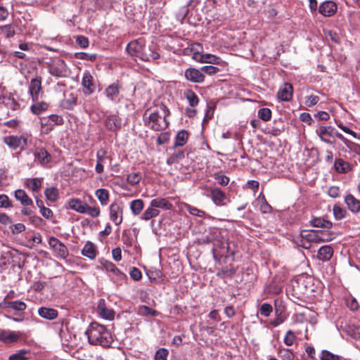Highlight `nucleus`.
<instances>
[{"label": "nucleus", "mask_w": 360, "mask_h": 360, "mask_svg": "<svg viewBox=\"0 0 360 360\" xmlns=\"http://www.w3.org/2000/svg\"><path fill=\"white\" fill-rule=\"evenodd\" d=\"M170 115L169 109L163 103L147 109L143 116L144 125L154 131H162L167 128V117Z\"/></svg>", "instance_id": "1"}, {"label": "nucleus", "mask_w": 360, "mask_h": 360, "mask_svg": "<svg viewBox=\"0 0 360 360\" xmlns=\"http://www.w3.org/2000/svg\"><path fill=\"white\" fill-rule=\"evenodd\" d=\"M207 240L213 245L212 252L214 259L217 257H228L235 255V249L231 246L234 247V243H229L221 231H214L207 236Z\"/></svg>", "instance_id": "2"}, {"label": "nucleus", "mask_w": 360, "mask_h": 360, "mask_svg": "<svg viewBox=\"0 0 360 360\" xmlns=\"http://www.w3.org/2000/svg\"><path fill=\"white\" fill-rule=\"evenodd\" d=\"M88 341L91 345L108 347L112 341L110 333L106 328L98 323H91L85 331Z\"/></svg>", "instance_id": "3"}, {"label": "nucleus", "mask_w": 360, "mask_h": 360, "mask_svg": "<svg viewBox=\"0 0 360 360\" xmlns=\"http://www.w3.org/2000/svg\"><path fill=\"white\" fill-rule=\"evenodd\" d=\"M318 230L305 231L300 232V235L294 240L295 243L305 249H309L312 243H320V241L324 239L319 238L317 236Z\"/></svg>", "instance_id": "4"}, {"label": "nucleus", "mask_w": 360, "mask_h": 360, "mask_svg": "<svg viewBox=\"0 0 360 360\" xmlns=\"http://www.w3.org/2000/svg\"><path fill=\"white\" fill-rule=\"evenodd\" d=\"M127 51L131 56L143 61L150 60V57L148 52L144 50V45L141 41L134 40L129 42L127 46Z\"/></svg>", "instance_id": "5"}, {"label": "nucleus", "mask_w": 360, "mask_h": 360, "mask_svg": "<svg viewBox=\"0 0 360 360\" xmlns=\"http://www.w3.org/2000/svg\"><path fill=\"white\" fill-rule=\"evenodd\" d=\"M49 244L58 257L65 259L68 256L67 247L58 238L51 237L49 240Z\"/></svg>", "instance_id": "6"}, {"label": "nucleus", "mask_w": 360, "mask_h": 360, "mask_svg": "<svg viewBox=\"0 0 360 360\" xmlns=\"http://www.w3.org/2000/svg\"><path fill=\"white\" fill-rule=\"evenodd\" d=\"M22 333L20 331L0 330V341L4 344H13L19 341Z\"/></svg>", "instance_id": "7"}, {"label": "nucleus", "mask_w": 360, "mask_h": 360, "mask_svg": "<svg viewBox=\"0 0 360 360\" xmlns=\"http://www.w3.org/2000/svg\"><path fill=\"white\" fill-rule=\"evenodd\" d=\"M276 319L271 320L270 323L276 327L283 323L286 319L285 315V307L283 305V302L279 300H276L274 302Z\"/></svg>", "instance_id": "8"}, {"label": "nucleus", "mask_w": 360, "mask_h": 360, "mask_svg": "<svg viewBox=\"0 0 360 360\" xmlns=\"http://www.w3.org/2000/svg\"><path fill=\"white\" fill-rule=\"evenodd\" d=\"M27 137L25 136H8L4 137V142L12 150L23 148L27 145Z\"/></svg>", "instance_id": "9"}, {"label": "nucleus", "mask_w": 360, "mask_h": 360, "mask_svg": "<svg viewBox=\"0 0 360 360\" xmlns=\"http://www.w3.org/2000/svg\"><path fill=\"white\" fill-rule=\"evenodd\" d=\"M51 75L56 77H63L67 73V67L63 60L58 59L49 65V68Z\"/></svg>", "instance_id": "10"}, {"label": "nucleus", "mask_w": 360, "mask_h": 360, "mask_svg": "<svg viewBox=\"0 0 360 360\" xmlns=\"http://www.w3.org/2000/svg\"><path fill=\"white\" fill-rule=\"evenodd\" d=\"M123 208L117 202L110 205V219L115 224L120 225L123 220Z\"/></svg>", "instance_id": "11"}, {"label": "nucleus", "mask_w": 360, "mask_h": 360, "mask_svg": "<svg viewBox=\"0 0 360 360\" xmlns=\"http://www.w3.org/2000/svg\"><path fill=\"white\" fill-rule=\"evenodd\" d=\"M185 77L187 80L193 83H202L205 80V75L202 70L193 68L186 70Z\"/></svg>", "instance_id": "12"}, {"label": "nucleus", "mask_w": 360, "mask_h": 360, "mask_svg": "<svg viewBox=\"0 0 360 360\" xmlns=\"http://www.w3.org/2000/svg\"><path fill=\"white\" fill-rule=\"evenodd\" d=\"M41 91V77L32 79L29 85V92L33 101H37Z\"/></svg>", "instance_id": "13"}, {"label": "nucleus", "mask_w": 360, "mask_h": 360, "mask_svg": "<svg viewBox=\"0 0 360 360\" xmlns=\"http://www.w3.org/2000/svg\"><path fill=\"white\" fill-rule=\"evenodd\" d=\"M337 9L338 6L336 4L332 1H326L319 7V13L326 17L333 15L337 11Z\"/></svg>", "instance_id": "14"}, {"label": "nucleus", "mask_w": 360, "mask_h": 360, "mask_svg": "<svg viewBox=\"0 0 360 360\" xmlns=\"http://www.w3.org/2000/svg\"><path fill=\"white\" fill-rule=\"evenodd\" d=\"M292 96V86L289 83H284L277 93V98L283 101H288Z\"/></svg>", "instance_id": "15"}, {"label": "nucleus", "mask_w": 360, "mask_h": 360, "mask_svg": "<svg viewBox=\"0 0 360 360\" xmlns=\"http://www.w3.org/2000/svg\"><path fill=\"white\" fill-rule=\"evenodd\" d=\"M104 124L108 130L115 131L121 128L122 120L117 115H111L106 117Z\"/></svg>", "instance_id": "16"}, {"label": "nucleus", "mask_w": 360, "mask_h": 360, "mask_svg": "<svg viewBox=\"0 0 360 360\" xmlns=\"http://www.w3.org/2000/svg\"><path fill=\"white\" fill-rule=\"evenodd\" d=\"M82 85L84 88L85 94H91L95 91V86L93 82V77L89 72H85L82 76Z\"/></svg>", "instance_id": "17"}, {"label": "nucleus", "mask_w": 360, "mask_h": 360, "mask_svg": "<svg viewBox=\"0 0 360 360\" xmlns=\"http://www.w3.org/2000/svg\"><path fill=\"white\" fill-rule=\"evenodd\" d=\"M333 131L332 127L321 126L316 130V132L322 141L331 144L333 142L329 140V138L332 136Z\"/></svg>", "instance_id": "18"}, {"label": "nucleus", "mask_w": 360, "mask_h": 360, "mask_svg": "<svg viewBox=\"0 0 360 360\" xmlns=\"http://www.w3.org/2000/svg\"><path fill=\"white\" fill-rule=\"evenodd\" d=\"M120 86L117 82L109 85L105 91V95L108 99L112 101H119Z\"/></svg>", "instance_id": "19"}, {"label": "nucleus", "mask_w": 360, "mask_h": 360, "mask_svg": "<svg viewBox=\"0 0 360 360\" xmlns=\"http://www.w3.org/2000/svg\"><path fill=\"white\" fill-rule=\"evenodd\" d=\"M345 202L348 209L353 213L360 212V200L356 198L353 195L348 194L345 197Z\"/></svg>", "instance_id": "20"}, {"label": "nucleus", "mask_w": 360, "mask_h": 360, "mask_svg": "<svg viewBox=\"0 0 360 360\" xmlns=\"http://www.w3.org/2000/svg\"><path fill=\"white\" fill-rule=\"evenodd\" d=\"M34 158L42 165H48L51 161V155L44 148H37L34 152Z\"/></svg>", "instance_id": "21"}, {"label": "nucleus", "mask_w": 360, "mask_h": 360, "mask_svg": "<svg viewBox=\"0 0 360 360\" xmlns=\"http://www.w3.org/2000/svg\"><path fill=\"white\" fill-rule=\"evenodd\" d=\"M68 205L70 208L74 211L81 214H86V207L87 204L80 199L72 198L69 200Z\"/></svg>", "instance_id": "22"}, {"label": "nucleus", "mask_w": 360, "mask_h": 360, "mask_svg": "<svg viewBox=\"0 0 360 360\" xmlns=\"http://www.w3.org/2000/svg\"><path fill=\"white\" fill-rule=\"evenodd\" d=\"M211 198L216 205L221 206L225 205L224 201L226 199V196L219 188H215L211 190Z\"/></svg>", "instance_id": "23"}, {"label": "nucleus", "mask_w": 360, "mask_h": 360, "mask_svg": "<svg viewBox=\"0 0 360 360\" xmlns=\"http://www.w3.org/2000/svg\"><path fill=\"white\" fill-rule=\"evenodd\" d=\"M98 311L101 317L108 320H112L115 316V312L105 307L104 300H101L97 307Z\"/></svg>", "instance_id": "24"}, {"label": "nucleus", "mask_w": 360, "mask_h": 360, "mask_svg": "<svg viewBox=\"0 0 360 360\" xmlns=\"http://www.w3.org/2000/svg\"><path fill=\"white\" fill-rule=\"evenodd\" d=\"M14 196L17 200H19L24 207L33 205L32 200L27 195L22 189H18L14 193Z\"/></svg>", "instance_id": "25"}, {"label": "nucleus", "mask_w": 360, "mask_h": 360, "mask_svg": "<svg viewBox=\"0 0 360 360\" xmlns=\"http://www.w3.org/2000/svg\"><path fill=\"white\" fill-rule=\"evenodd\" d=\"M38 314L43 319L53 320L57 318L58 312L55 309L41 307L38 309Z\"/></svg>", "instance_id": "26"}, {"label": "nucleus", "mask_w": 360, "mask_h": 360, "mask_svg": "<svg viewBox=\"0 0 360 360\" xmlns=\"http://www.w3.org/2000/svg\"><path fill=\"white\" fill-rule=\"evenodd\" d=\"M150 202L151 205L158 210L162 209L165 210H170L172 208V204L166 198H154L150 201Z\"/></svg>", "instance_id": "27"}, {"label": "nucleus", "mask_w": 360, "mask_h": 360, "mask_svg": "<svg viewBox=\"0 0 360 360\" xmlns=\"http://www.w3.org/2000/svg\"><path fill=\"white\" fill-rule=\"evenodd\" d=\"M82 254L90 259H95L97 255L95 245L93 243L88 241L84 246L82 250Z\"/></svg>", "instance_id": "28"}, {"label": "nucleus", "mask_w": 360, "mask_h": 360, "mask_svg": "<svg viewBox=\"0 0 360 360\" xmlns=\"http://www.w3.org/2000/svg\"><path fill=\"white\" fill-rule=\"evenodd\" d=\"M333 255V250L329 245L322 246L318 251V258L323 262L330 260Z\"/></svg>", "instance_id": "29"}, {"label": "nucleus", "mask_w": 360, "mask_h": 360, "mask_svg": "<svg viewBox=\"0 0 360 360\" xmlns=\"http://www.w3.org/2000/svg\"><path fill=\"white\" fill-rule=\"evenodd\" d=\"M42 179L41 178H30L27 179L25 181V186L30 188L33 192H39L41 187Z\"/></svg>", "instance_id": "30"}, {"label": "nucleus", "mask_w": 360, "mask_h": 360, "mask_svg": "<svg viewBox=\"0 0 360 360\" xmlns=\"http://www.w3.org/2000/svg\"><path fill=\"white\" fill-rule=\"evenodd\" d=\"M160 214L159 210L151 205L150 202L149 207L143 212L142 215L140 217L141 220L148 221L153 218L158 217Z\"/></svg>", "instance_id": "31"}, {"label": "nucleus", "mask_w": 360, "mask_h": 360, "mask_svg": "<svg viewBox=\"0 0 360 360\" xmlns=\"http://www.w3.org/2000/svg\"><path fill=\"white\" fill-rule=\"evenodd\" d=\"M310 224L314 227L322 228L325 229H329L333 226V223L331 221H327L321 217L314 218L311 220Z\"/></svg>", "instance_id": "32"}, {"label": "nucleus", "mask_w": 360, "mask_h": 360, "mask_svg": "<svg viewBox=\"0 0 360 360\" xmlns=\"http://www.w3.org/2000/svg\"><path fill=\"white\" fill-rule=\"evenodd\" d=\"M95 195L99 200L101 205H107L109 202L110 195L107 189L99 188L95 192Z\"/></svg>", "instance_id": "33"}, {"label": "nucleus", "mask_w": 360, "mask_h": 360, "mask_svg": "<svg viewBox=\"0 0 360 360\" xmlns=\"http://www.w3.org/2000/svg\"><path fill=\"white\" fill-rule=\"evenodd\" d=\"M144 207V202L141 199H136L131 201L129 208L134 215H139Z\"/></svg>", "instance_id": "34"}, {"label": "nucleus", "mask_w": 360, "mask_h": 360, "mask_svg": "<svg viewBox=\"0 0 360 360\" xmlns=\"http://www.w3.org/2000/svg\"><path fill=\"white\" fill-rule=\"evenodd\" d=\"M188 139V134L185 130L179 131L176 136L174 147H180L184 146Z\"/></svg>", "instance_id": "35"}, {"label": "nucleus", "mask_w": 360, "mask_h": 360, "mask_svg": "<svg viewBox=\"0 0 360 360\" xmlns=\"http://www.w3.org/2000/svg\"><path fill=\"white\" fill-rule=\"evenodd\" d=\"M51 123L48 124L47 122H42V126L48 125L49 129L52 130L55 125H61L63 124L64 120L62 117L58 115H51L49 116V120Z\"/></svg>", "instance_id": "36"}, {"label": "nucleus", "mask_w": 360, "mask_h": 360, "mask_svg": "<svg viewBox=\"0 0 360 360\" xmlns=\"http://www.w3.org/2000/svg\"><path fill=\"white\" fill-rule=\"evenodd\" d=\"M334 167L335 170L339 173H346L351 169L349 164L342 159H338L335 160Z\"/></svg>", "instance_id": "37"}, {"label": "nucleus", "mask_w": 360, "mask_h": 360, "mask_svg": "<svg viewBox=\"0 0 360 360\" xmlns=\"http://www.w3.org/2000/svg\"><path fill=\"white\" fill-rule=\"evenodd\" d=\"M200 63H211V64H219L221 59L215 55L210 53H203L200 56Z\"/></svg>", "instance_id": "38"}, {"label": "nucleus", "mask_w": 360, "mask_h": 360, "mask_svg": "<svg viewBox=\"0 0 360 360\" xmlns=\"http://www.w3.org/2000/svg\"><path fill=\"white\" fill-rule=\"evenodd\" d=\"M48 108V104L45 102H37L31 105L30 110L34 115H40Z\"/></svg>", "instance_id": "39"}, {"label": "nucleus", "mask_w": 360, "mask_h": 360, "mask_svg": "<svg viewBox=\"0 0 360 360\" xmlns=\"http://www.w3.org/2000/svg\"><path fill=\"white\" fill-rule=\"evenodd\" d=\"M44 194L48 200L55 202L58 198V190L56 187L47 188Z\"/></svg>", "instance_id": "40"}, {"label": "nucleus", "mask_w": 360, "mask_h": 360, "mask_svg": "<svg viewBox=\"0 0 360 360\" xmlns=\"http://www.w3.org/2000/svg\"><path fill=\"white\" fill-rule=\"evenodd\" d=\"M6 307L11 308L16 311H24L25 310L27 305L22 301L16 300L8 302Z\"/></svg>", "instance_id": "41"}, {"label": "nucleus", "mask_w": 360, "mask_h": 360, "mask_svg": "<svg viewBox=\"0 0 360 360\" xmlns=\"http://www.w3.org/2000/svg\"><path fill=\"white\" fill-rule=\"evenodd\" d=\"M0 34L6 38L14 36L15 30L11 25H6L0 27Z\"/></svg>", "instance_id": "42"}, {"label": "nucleus", "mask_w": 360, "mask_h": 360, "mask_svg": "<svg viewBox=\"0 0 360 360\" xmlns=\"http://www.w3.org/2000/svg\"><path fill=\"white\" fill-rule=\"evenodd\" d=\"M185 96L191 106L195 107L198 104V97L193 91L191 90L187 91L185 92Z\"/></svg>", "instance_id": "43"}, {"label": "nucleus", "mask_w": 360, "mask_h": 360, "mask_svg": "<svg viewBox=\"0 0 360 360\" xmlns=\"http://www.w3.org/2000/svg\"><path fill=\"white\" fill-rule=\"evenodd\" d=\"M333 212L334 217L337 220H340V219H343L345 217L346 213H347V211L345 209L341 207L340 206H339L338 205H335L333 206Z\"/></svg>", "instance_id": "44"}, {"label": "nucleus", "mask_w": 360, "mask_h": 360, "mask_svg": "<svg viewBox=\"0 0 360 360\" xmlns=\"http://www.w3.org/2000/svg\"><path fill=\"white\" fill-rule=\"evenodd\" d=\"M142 176L139 172H133L128 174L127 181L131 185H136L140 182Z\"/></svg>", "instance_id": "45"}, {"label": "nucleus", "mask_w": 360, "mask_h": 360, "mask_svg": "<svg viewBox=\"0 0 360 360\" xmlns=\"http://www.w3.org/2000/svg\"><path fill=\"white\" fill-rule=\"evenodd\" d=\"M28 352L26 349H20L18 352L10 355L8 360H27L28 358L25 356V354Z\"/></svg>", "instance_id": "46"}, {"label": "nucleus", "mask_w": 360, "mask_h": 360, "mask_svg": "<svg viewBox=\"0 0 360 360\" xmlns=\"http://www.w3.org/2000/svg\"><path fill=\"white\" fill-rule=\"evenodd\" d=\"M259 200L260 201V210L263 213H269L271 210V207L268 204V202L266 200V198L264 195L260 194L258 198Z\"/></svg>", "instance_id": "47"}, {"label": "nucleus", "mask_w": 360, "mask_h": 360, "mask_svg": "<svg viewBox=\"0 0 360 360\" xmlns=\"http://www.w3.org/2000/svg\"><path fill=\"white\" fill-rule=\"evenodd\" d=\"M258 116L263 121L267 122L271 118V111L266 108H261L258 111Z\"/></svg>", "instance_id": "48"}, {"label": "nucleus", "mask_w": 360, "mask_h": 360, "mask_svg": "<svg viewBox=\"0 0 360 360\" xmlns=\"http://www.w3.org/2000/svg\"><path fill=\"white\" fill-rule=\"evenodd\" d=\"M259 311L262 316H264V317H268L273 311V307L269 303H263L261 305Z\"/></svg>", "instance_id": "49"}, {"label": "nucleus", "mask_w": 360, "mask_h": 360, "mask_svg": "<svg viewBox=\"0 0 360 360\" xmlns=\"http://www.w3.org/2000/svg\"><path fill=\"white\" fill-rule=\"evenodd\" d=\"M317 236L319 238L324 239V240L320 241V243L330 241L335 238L334 233L325 231H318Z\"/></svg>", "instance_id": "50"}, {"label": "nucleus", "mask_w": 360, "mask_h": 360, "mask_svg": "<svg viewBox=\"0 0 360 360\" xmlns=\"http://www.w3.org/2000/svg\"><path fill=\"white\" fill-rule=\"evenodd\" d=\"M96 56H97L95 53L91 54V53H84V52H79V53H75V57L77 59L87 60H90V61L95 60L96 58Z\"/></svg>", "instance_id": "51"}, {"label": "nucleus", "mask_w": 360, "mask_h": 360, "mask_svg": "<svg viewBox=\"0 0 360 360\" xmlns=\"http://www.w3.org/2000/svg\"><path fill=\"white\" fill-rule=\"evenodd\" d=\"M99 262L103 267L108 272H114L115 269L117 268V266L113 263L105 259H101Z\"/></svg>", "instance_id": "52"}, {"label": "nucleus", "mask_w": 360, "mask_h": 360, "mask_svg": "<svg viewBox=\"0 0 360 360\" xmlns=\"http://www.w3.org/2000/svg\"><path fill=\"white\" fill-rule=\"evenodd\" d=\"M169 352L165 348H160L155 354V360H167Z\"/></svg>", "instance_id": "53"}, {"label": "nucleus", "mask_w": 360, "mask_h": 360, "mask_svg": "<svg viewBox=\"0 0 360 360\" xmlns=\"http://www.w3.org/2000/svg\"><path fill=\"white\" fill-rule=\"evenodd\" d=\"M213 176L214 179L217 181L218 184L221 186H226L229 182V178L224 174L215 173Z\"/></svg>", "instance_id": "54"}, {"label": "nucleus", "mask_w": 360, "mask_h": 360, "mask_svg": "<svg viewBox=\"0 0 360 360\" xmlns=\"http://www.w3.org/2000/svg\"><path fill=\"white\" fill-rule=\"evenodd\" d=\"M86 213L91 217H97L100 215L101 210L98 207H91L87 205L86 207Z\"/></svg>", "instance_id": "55"}, {"label": "nucleus", "mask_w": 360, "mask_h": 360, "mask_svg": "<svg viewBox=\"0 0 360 360\" xmlns=\"http://www.w3.org/2000/svg\"><path fill=\"white\" fill-rule=\"evenodd\" d=\"M295 340V335L292 330H288L284 338V342L288 346L293 345Z\"/></svg>", "instance_id": "56"}, {"label": "nucleus", "mask_w": 360, "mask_h": 360, "mask_svg": "<svg viewBox=\"0 0 360 360\" xmlns=\"http://www.w3.org/2000/svg\"><path fill=\"white\" fill-rule=\"evenodd\" d=\"M321 360H339L340 356L332 354L328 351H323L321 356Z\"/></svg>", "instance_id": "57"}, {"label": "nucleus", "mask_w": 360, "mask_h": 360, "mask_svg": "<svg viewBox=\"0 0 360 360\" xmlns=\"http://www.w3.org/2000/svg\"><path fill=\"white\" fill-rule=\"evenodd\" d=\"M319 101V98L317 96L311 95L308 96L305 98V105L307 106L311 107L316 105Z\"/></svg>", "instance_id": "58"}, {"label": "nucleus", "mask_w": 360, "mask_h": 360, "mask_svg": "<svg viewBox=\"0 0 360 360\" xmlns=\"http://www.w3.org/2000/svg\"><path fill=\"white\" fill-rule=\"evenodd\" d=\"M187 210L191 214L194 215V216H198L200 217H202L205 214V212L204 211L199 210L197 207H192L190 205L188 206Z\"/></svg>", "instance_id": "59"}, {"label": "nucleus", "mask_w": 360, "mask_h": 360, "mask_svg": "<svg viewBox=\"0 0 360 360\" xmlns=\"http://www.w3.org/2000/svg\"><path fill=\"white\" fill-rule=\"evenodd\" d=\"M201 70L209 75H212L218 72L219 68L212 65H206L202 67Z\"/></svg>", "instance_id": "60"}, {"label": "nucleus", "mask_w": 360, "mask_h": 360, "mask_svg": "<svg viewBox=\"0 0 360 360\" xmlns=\"http://www.w3.org/2000/svg\"><path fill=\"white\" fill-rule=\"evenodd\" d=\"M11 207V201L6 195H0V207Z\"/></svg>", "instance_id": "61"}, {"label": "nucleus", "mask_w": 360, "mask_h": 360, "mask_svg": "<svg viewBox=\"0 0 360 360\" xmlns=\"http://www.w3.org/2000/svg\"><path fill=\"white\" fill-rule=\"evenodd\" d=\"M129 274L131 278L136 281H139L142 278V274L141 271L136 267H133L131 269Z\"/></svg>", "instance_id": "62"}, {"label": "nucleus", "mask_w": 360, "mask_h": 360, "mask_svg": "<svg viewBox=\"0 0 360 360\" xmlns=\"http://www.w3.org/2000/svg\"><path fill=\"white\" fill-rule=\"evenodd\" d=\"M76 42L82 48L88 47L89 44L88 38L84 36H78L76 39Z\"/></svg>", "instance_id": "63"}, {"label": "nucleus", "mask_w": 360, "mask_h": 360, "mask_svg": "<svg viewBox=\"0 0 360 360\" xmlns=\"http://www.w3.org/2000/svg\"><path fill=\"white\" fill-rule=\"evenodd\" d=\"M338 127L341 129L344 132H345L347 134H349L353 138L356 139L357 134L356 132L352 131L351 129H349L348 127L345 126L342 122H340L338 124Z\"/></svg>", "instance_id": "64"}]
</instances>
